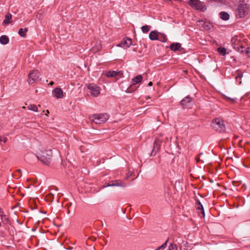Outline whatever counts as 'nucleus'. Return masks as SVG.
Returning <instances> with one entry per match:
<instances>
[{"label": "nucleus", "mask_w": 250, "mask_h": 250, "mask_svg": "<svg viewBox=\"0 0 250 250\" xmlns=\"http://www.w3.org/2000/svg\"><path fill=\"white\" fill-rule=\"evenodd\" d=\"M218 52L220 54L225 56L226 54V49L225 48L219 47L217 49Z\"/></svg>", "instance_id": "b1692460"}, {"label": "nucleus", "mask_w": 250, "mask_h": 250, "mask_svg": "<svg viewBox=\"0 0 250 250\" xmlns=\"http://www.w3.org/2000/svg\"><path fill=\"white\" fill-rule=\"evenodd\" d=\"M1 226V223H0V227Z\"/></svg>", "instance_id": "ea45409f"}, {"label": "nucleus", "mask_w": 250, "mask_h": 250, "mask_svg": "<svg viewBox=\"0 0 250 250\" xmlns=\"http://www.w3.org/2000/svg\"><path fill=\"white\" fill-rule=\"evenodd\" d=\"M11 19H12V15L10 13H7L5 16L4 20L2 22L3 25H7L8 24L11 23L12 22Z\"/></svg>", "instance_id": "2eb2a0df"}, {"label": "nucleus", "mask_w": 250, "mask_h": 250, "mask_svg": "<svg viewBox=\"0 0 250 250\" xmlns=\"http://www.w3.org/2000/svg\"><path fill=\"white\" fill-rule=\"evenodd\" d=\"M191 101V98L188 96L181 101V104L183 107H185L187 104L190 103Z\"/></svg>", "instance_id": "aec40b11"}, {"label": "nucleus", "mask_w": 250, "mask_h": 250, "mask_svg": "<svg viewBox=\"0 0 250 250\" xmlns=\"http://www.w3.org/2000/svg\"><path fill=\"white\" fill-rule=\"evenodd\" d=\"M17 172H19V173H21V169H17Z\"/></svg>", "instance_id": "72a5a7b5"}, {"label": "nucleus", "mask_w": 250, "mask_h": 250, "mask_svg": "<svg viewBox=\"0 0 250 250\" xmlns=\"http://www.w3.org/2000/svg\"><path fill=\"white\" fill-rule=\"evenodd\" d=\"M49 113V111L47 110L46 111V113H45V115H47V113Z\"/></svg>", "instance_id": "e433bc0d"}, {"label": "nucleus", "mask_w": 250, "mask_h": 250, "mask_svg": "<svg viewBox=\"0 0 250 250\" xmlns=\"http://www.w3.org/2000/svg\"><path fill=\"white\" fill-rule=\"evenodd\" d=\"M195 208H196V209L198 211V213H201L202 214V216L204 217L205 214L203 206L202 204H201V203L199 200H197L196 203Z\"/></svg>", "instance_id": "f8f14e48"}, {"label": "nucleus", "mask_w": 250, "mask_h": 250, "mask_svg": "<svg viewBox=\"0 0 250 250\" xmlns=\"http://www.w3.org/2000/svg\"><path fill=\"white\" fill-rule=\"evenodd\" d=\"M181 45L180 43L175 42L173 43L170 45V49L173 51H176L179 49L181 47Z\"/></svg>", "instance_id": "f3484780"}, {"label": "nucleus", "mask_w": 250, "mask_h": 250, "mask_svg": "<svg viewBox=\"0 0 250 250\" xmlns=\"http://www.w3.org/2000/svg\"><path fill=\"white\" fill-rule=\"evenodd\" d=\"M235 37L233 38L232 39V42H233V41H235Z\"/></svg>", "instance_id": "f704fd0d"}, {"label": "nucleus", "mask_w": 250, "mask_h": 250, "mask_svg": "<svg viewBox=\"0 0 250 250\" xmlns=\"http://www.w3.org/2000/svg\"><path fill=\"white\" fill-rule=\"evenodd\" d=\"M0 216L1 217V220L2 222L5 224H7L9 222V219L7 216L4 214H1V209H0Z\"/></svg>", "instance_id": "4be33fe9"}, {"label": "nucleus", "mask_w": 250, "mask_h": 250, "mask_svg": "<svg viewBox=\"0 0 250 250\" xmlns=\"http://www.w3.org/2000/svg\"><path fill=\"white\" fill-rule=\"evenodd\" d=\"M249 12V6L246 3H241L236 10V16L238 18H242L247 16Z\"/></svg>", "instance_id": "f03ea898"}, {"label": "nucleus", "mask_w": 250, "mask_h": 250, "mask_svg": "<svg viewBox=\"0 0 250 250\" xmlns=\"http://www.w3.org/2000/svg\"><path fill=\"white\" fill-rule=\"evenodd\" d=\"M220 18L224 20V21H227L229 19V14L226 12H221L219 14Z\"/></svg>", "instance_id": "6ab92c4d"}, {"label": "nucleus", "mask_w": 250, "mask_h": 250, "mask_svg": "<svg viewBox=\"0 0 250 250\" xmlns=\"http://www.w3.org/2000/svg\"><path fill=\"white\" fill-rule=\"evenodd\" d=\"M108 119V115L106 113L95 114L91 121L96 124H100L105 122Z\"/></svg>", "instance_id": "20e7f679"}, {"label": "nucleus", "mask_w": 250, "mask_h": 250, "mask_svg": "<svg viewBox=\"0 0 250 250\" xmlns=\"http://www.w3.org/2000/svg\"><path fill=\"white\" fill-rule=\"evenodd\" d=\"M1 214H3V212L1 209Z\"/></svg>", "instance_id": "58836bf2"}, {"label": "nucleus", "mask_w": 250, "mask_h": 250, "mask_svg": "<svg viewBox=\"0 0 250 250\" xmlns=\"http://www.w3.org/2000/svg\"><path fill=\"white\" fill-rule=\"evenodd\" d=\"M168 250H177V246L175 244H170Z\"/></svg>", "instance_id": "cd10ccee"}, {"label": "nucleus", "mask_w": 250, "mask_h": 250, "mask_svg": "<svg viewBox=\"0 0 250 250\" xmlns=\"http://www.w3.org/2000/svg\"><path fill=\"white\" fill-rule=\"evenodd\" d=\"M132 44V40L130 38H124L121 42L117 45V46L126 49Z\"/></svg>", "instance_id": "1a4fd4ad"}, {"label": "nucleus", "mask_w": 250, "mask_h": 250, "mask_svg": "<svg viewBox=\"0 0 250 250\" xmlns=\"http://www.w3.org/2000/svg\"><path fill=\"white\" fill-rule=\"evenodd\" d=\"M49 113V111L47 110L46 111V113H45V115H47V113Z\"/></svg>", "instance_id": "4c0bfd02"}, {"label": "nucleus", "mask_w": 250, "mask_h": 250, "mask_svg": "<svg viewBox=\"0 0 250 250\" xmlns=\"http://www.w3.org/2000/svg\"><path fill=\"white\" fill-rule=\"evenodd\" d=\"M107 187H121L125 188L126 187V184L122 181L118 180L111 181L107 186Z\"/></svg>", "instance_id": "9d476101"}, {"label": "nucleus", "mask_w": 250, "mask_h": 250, "mask_svg": "<svg viewBox=\"0 0 250 250\" xmlns=\"http://www.w3.org/2000/svg\"><path fill=\"white\" fill-rule=\"evenodd\" d=\"M202 155H203V153L201 152L196 157L195 159H196L197 162H201V163L204 162V160H203V159L201 158V156Z\"/></svg>", "instance_id": "bb28decb"}, {"label": "nucleus", "mask_w": 250, "mask_h": 250, "mask_svg": "<svg viewBox=\"0 0 250 250\" xmlns=\"http://www.w3.org/2000/svg\"><path fill=\"white\" fill-rule=\"evenodd\" d=\"M39 72L38 70H32L28 75L27 82L29 84H32L39 78Z\"/></svg>", "instance_id": "6e6552de"}, {"label": "nucleus", "mask_w": 250, "mask_h": 250, "mask_svg": "<svg viewBox=\"0 0 250 250\" xmlns=\"http://www.w3.org/2000/svg\"><path fill=\"white\" fill-rule=\"evenodd\" d=\"M53 93L55 97L57 99H61L62 98L63 91L61 88L57 87L55 88L53 90Z\"/></svg>", "instance_id": "ddd939ff"}, {"label": "nucleus", "mask_w": 250, "mask_h": 250, "mask_svg": "<svg viewBox=\"0 0 250 250\" xmlns=\"http://www.w3.org/2000/svg\"><path fill=\"white\" fill-rule=\"evenodd\" d=\"M7 141V138L5 137H0V142H3L4 143H5Z\"/></svg>", "instance_id": "c756f323"}, {"label": "nucleus", "mask_w": 250, "mask_h": 250, "mask_svg": "<svg viewBox=\"0 0 250 250\" xmlns=\"http://www.w3.org/2000/svg\"><path fill=\"white\" fill-rule=\"evenodd\" d=\"M29 110H32L34 111H38L37 106L35 104H30L27 106Z\"/></svg>", "instance_id": "393cba45"}, {"label": "nucleus", "mask_w": 250, "mask_h": 250, "mask_svg": "<svg viewBox=\"0 0 250 250\" xmlns=\"http://www.w3.org/2000/svg\"><path fill=\"white\" fill-rule=\"evenodd\" d=\"M148 86L152 85V83L151 82H149V83H148Z\"/></svg>", "instance_id": "2f4dec72"}, {"label": "nucleus", "mask_w": 250, "mask_h": 250, "mask_svg": "<svg viewBox=\"0 0 250 250\" xmlns=\"http://www.w3.org/2000/svg\"><path fill=\"white\" fill-rule=\"evenodd\" d=\"M150 27L148 25H144L141 27L142 31L144 33H147L150 30Z\"/></svg>", "instance_id": "5701e85b"}, {"label": "nucleus", "mask_w": 250, "mask_h": 250, "mask_svg": "<svg viewBox=\"0 0 250 250\" xmlns=\"http://www.w3.org/2000/svg\"><path fill=\"white\" fill-rule=\"evenodd\" d=\"M149 39L151 40L154 41V40H158V32L156 31H153L150 32V33L149 34Z\"/></svg>", "instance_id": "dca6fc26"}, {"label": "nucleus", "mask_w": 250, "mask_h": 250, "mask_svg": "<svg viewBox=\"0 0 250 250\" xmlns=\"http://www.w3.org/2000/svg\"><path fill=\"white\" fill-rule=\"evenodd\" d=\"M53 84H54V82H52V81H51V82H50V83H49V84H50V85H53Z\"/></svg>", "instance_id": "473e14b6"}, {"label": "nucleus", "mask_w": 250, "mask_h": 250, "mask_svg": "<svg viewBox=\"0 0 250 250\" xmlns=\"http://www.w3.org/2000/svg\"><path fill=\"white\" fill-rule=\"evenodd\" d=\"M28 31V29L27 28H20L18 31V33L20 36L22 37H25L26 36V33Z\"/></svg>", "instance_id": "412c9836"}, {"label": "nucleus", "mask_w": 250, "mask_h": 250, "mask_svg": "<svg viewBox=\"0 0 250 250\" xmlns=\"http://www.w3.org/2000/svg\"><path fill=\"white\" fill-rule=\"evenodd\" d=\"M168 241V239H167V241L165 242V243H164L163 244H162L161 246L158 247L156 250H160L161 249H164L166 246H167V243Z\"/></svg>", "instance_id": "a878e982"}, {"label": "nucleus", "mask_w": 250, "mask_h": 250, "mask_svg": "<svg viewBox=\"0 0 250 250\" xmlns=\"http://www.w3.org/2000/svg\"><path fill=\"white\" fill-rule=\"evenodd\" d=\"M211 126L214 130L218 132H224L226 129L224 121L220 118L213 119L211 122Z\"/></svg>", "instance_id": "f257e3e1"}, {"label": "nucleus", "mask_w": 250, "mask_h": 250, "mask_svg": "<svg viewBox=\"0 0 250 250\" xmlns=\"http://www.w3.org/2000/svg\"><path fill=\"white\" fill-rule=\"evenodd\" d=\"M48 197L49 198V199H53L54 198V195L53 194L50 193L48 195Z\"/></svg>", "instance_id": "7c9ffc66"}, {"label": "nucleus", "mask_w": 250, "mask_h": 250, "mask_svg": "<svg viewBox=\"0 0 250 250\" xmlns=\"http://www.w3.org/2000/svg\"><path fill=\"white\" fill-rule=\"evenodd\" d=\"M243 77V74L240 71H237V75L236 76V79L237 80L238 79H241Z\"/></svg>", "instance_id": "c85d7f7f"}, {"label": "nucleus", "mask_w": 250, "mask_h": 250, "mask_svg": "<svg viewBox=\"0 0 250 250\" xmlns=\"http://www.w3.org/2000/svg\"><path fill=\"white\" fill-rule=\"evenodd\" d=\"M9 41V38L6 35H2L0 37V42L2 44L6 45L8 43Z\"/></svg>", "instance_id": "a211bd4d"}, {"label": "nucleus", "mask_w": 250, "mask_h": 250, "mask_svg": "<svg viewBox=\"0 0 250 250\" xmlns=\"http://www.w3.org/2000/svg\"><path fill=\"white\" fill-rule=\"evenodd\" d=\"M105 75L107 77H120L122 73L121 71H107L105 73Z\"/></svg>", "instance_id": "9b49d317"}, {"label": "nucleus", "mask_w": 250, "mask_h": 250, "mask_svg": "<svg viewBox=\"0 0 250 250\" xmlns=\"http://www.w3.org/2000/svg\"><path fill=\"white\" fill-rule=\"evenodd\" d=\"M142 76L140 75H137L132 80V84L125 90L126 93H130L136 89L134 85L140 83L142 80Z\"/></svg>", "instance_id": "0eeeda50"}, {"label": "nucleus", "mask_w": 250, "mask_h": 250, "mask_svg": "<svg viewBox=\"0 0 250 250\" xmlns=\"http://www.w3.org/2000/svg\"><path fill=\"white\" fill-rule=\"evenodd\" d=\"M87 88L90 91L91 95L95 97H98L101 92V88L94 83H89L86 85Z\"/></svg>", "instance_id": "39448f33"}, {"label": "nucleus", "mask_w": 250, "mask_h": 250, "mask_svg": "<svg viewBox=\"0 0 250 250\" xmlns=\"http://www.w3.org/2000/svg\"><path fill=\"white\" fill-rule=\"evenodd\" d=\"M52 154V151L49 149L46 150L45 152H42L39 156H37V158L43 164L48 165L51 161Z\"/></svg>", "instance_id": "7ed1b4c3"}, {"label": "nucleus", "mask_w": 250, "mask_h": 250, "mask_svg": "<svg viewBox=\"0 0 250 250\" xmlns=\"http://www.w3.org/2000/svg\"><path fill=\"white\" fill-rule=\"evenodd\" d=\"M228 99H229V100H232V101H234V99H230V98H228Z\"/></svg>", "instance_id": "c9c22d12"}, {"label": "nucleus", "mask_w": 250, "mask_h": 250, "mask_svg": "<svg viewBox=\"0 0 250 250\" xmlns=\"http://www.w3.org/2000/svg\"><path fill=\"white\" fill-rule=\"evenodd\" d=\"M162 141L159 139H156L154 143V146L152 152H156L160 148Z\"/></svg>", "instance_id": "4468645a"}, {"label": "nucleus", "mask_w": 250, "mask_h": 250, "mask_svg": "<svg viewBox=\"0 0 250 250\" xmlns=\"http://www.w3.org/2000/svg\"><path fill=\"white\" fill-rule=\"evenodd\" d=\"M189 4L197 10L204 11L206 9L204 3L199 0H190Z\"/></svg>", "instance_id": "423d86ee"}]
</instances>
